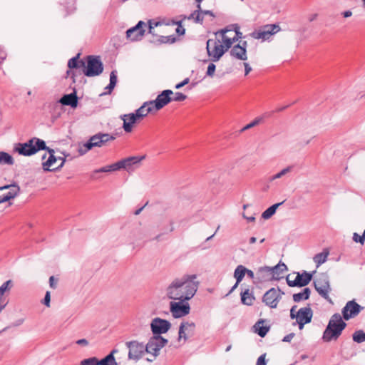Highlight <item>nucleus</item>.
Listing matches in <instances>:
<instances>
[{
  "mask_svg": "<svg viewBox=\"0 0 365 365\" xmlns=\"http://www.w3.org/2000/svg\"><path fill=\"white\" fill-rule=\"evenodd\" d=\"M120 118L123 121V128L126 133H130L133 125L140 121L133 113L123 115Z\"/></svg>",
  "mask_w": 365,
  "mask_h": 365,
  "instance_id": "obj_22",
  "label": "nucleus"
},
{
  "mask_svg": "<svg viewBox=\"0 0 365 365\" xmlns=\"http://www.w3.org/2000/svg\"><path fill=\"white\" fill-rule=\"evenodd\" d=\"M14 286V282L11 279L6 281L0 286V294L6 295Z\"/></svg>",
  "mask_w": 365,
  "mask_h": 365,
  "instance_id": "obj_41",
  "label": "nucleus"
},
{
  "mask_svg": "<svg viewBox=\"0 0 365 365\" xmlns=\"http://www.w3.org/2000/svg\"><path fill=\"white\" fill-rule=\"evenodd\" d=\"M346 327V324L339 313L333 314L323 333V340L326 342L336 340Z\"/></svg>",
  "mask_w": 365,
  "mask_h": 365,
  "instance_id": "obj_2",
  "label": "nucleus"
},
{
  "mask_svg": "<svg viewBox=\"0 0 365 365\" xmlns=\"http://www.w3.org/2000/svg\"><path fill=\"white\" fill-rule=\"evenodd\" d=\"M313 316V312L309 306L300 308L296 313L295 318L296 322L293 323V325L297 324L299 326V329L302 330L304 328V324L309 323L312 321Z\"/></svg>",
  "mask_w": 365,
  "mask_h": 365,
  "instance_id": "obj_11",
  "label": "nucleus"
},
{
  "mask_svg": "<svg viewBox=\"0 0 365 365\" xmlns=\"http://www.w3.org/2000/svg\"><path fill=\"white\" fill-rule=\"evenodd\" d=\"M79 56L80 54H77L76 56L73 57L71 58L68 62V66L70 68H82L85 67V62L83 61H79Z\"/></svg>",
  "mask_w": 365,
  "mask_h": 365,
  "instance_id": "obj_33",
  "label": "nucleus"
},
{
  "mask_svg": "<svg viewBox=\"0 0 365 365\" xmlns=\"http://www.w3.org/2000/svg\"><path fill=\"white\" fill-rule=\"evenodd\" d=\"M9 299H7L6 295L0 294V312L3 311V309L8 304Z\"/></svg>",
  "mask_w": 365,
  "mask_h": 365,
  "instance_id": "obj_51",
  "label": "nucleus"
},
{
  "mask_svg": "<svg viewBox=\"0 0 365 365\" xmlns=\"http://www.w3.org/2000/svg\"><path fill=\"white\" fill-rule=\"evenodd\" d=\"M190 307L187 302L174 301L170 303V311L175 318H180L187 315Z\"/></svg>",
  "mask_w": 365,
  "mask_h": 365,
  "instance_id": "obj_13",
  "label": "nucleus"
},
{
  "mask_svg": "<svg viewBox=\"0 0 365 365\" xmlns=\"http://www.w3.org/2000/svg\"><path fill=\"white\" fill-rule=\"evenodd\" d=\"M99 365H118V363L112 354H109L101 360H98Z\"/></svg>",
  "mask_w": 365,
  "mask_h": 365,
  "instance_id": "obj_37",
  "label": "nucleus"
},
{
  "mask_svg": "<svg viewBox=\"0 0 365 365\" xmlns=\"http://www.w3.org/2000/svg\"><path fill=\"white\" fill-rule=\"evenodd\" d=\"M145 158V156H133L121 160L123 169L126 170L128 173L134 170V166L140 163Z\"/></svg>",
  "mask_w": 365,
  "mask_h": 365,
  "instance_id": "obj_23",
  "label": "nucleus"
},
{
  "mask_svg": "<svg viewBox=\"0 0 365 365\" xmlns=\"http://www.w3.org/2000/svg\"><path fill=\"white\" fill-rule=\"evenodd\" d=\"M243 65L245 66V75L247 76L252 71V67L250 66L248 63L246 62H245Z\"/></svg>",
  "mask_w": 365,
  "mask_h": 365,
  "instance_id": "obj_61",
  "label": "nucleus"
},
{
  "mask_svg": "<svg viewBox=\"0 0 365 365\" xmlns=\"http://www.w3.org/2000/svg\"><path fill=\"white\" fill-rule=\"evenodd\" d=\"M199 284L196 274H185L170 282L166 288V296L174 301H189L196 294Z\"/></svg>",
  "mask_w": 365,
  "mask_h": 365,
  "instance_id": "obj_1",
  "label": "nucleus"
},
{
  "mask_svg": "<svg viewBox=\"0 0 365 365\" xmlns=\"http://www.w3.org/2000/svg\"><path fill=\"white\" fill-rule=\"evenodd\" d=\"M117 83V75L116 71H113L110 74V83L106 87V89L108 91V93H110L113 88H115V85Z\"/></svg>",
  "mask_w": 365,
  "mask_h": 365,
  "instance_id": "obj_40",
  "label": "nucleus"
},
{
  "mask_svg": "<svg viewBox=\"0 0 365 365\" xmlns=\"http://www.w3.org/2000/svg\"><path fill=\"white\" fill-rule=\"evenodd\" d=\"M126 346L128 348V359L132 360L140 359L145 352V347L143 343L138 341H131L126 342Z\"/></svg>",
  "mask_w": 365,
  "mask_h": 365,
  "instance_id": "obj_12",
  "label": "nucleus"
},
{
  "mask_svg": "<svg viewBox=\"0 0 365 365\" xmlns=\"http://www.w3.org/2000/svg\"><path fill=\"white\" fill-rule=\"evenodd\" d=\"M245 276V267L243 265H238L234 272V277L235 278L237 283L241 282Z\"/></svg>",
  "mask_w": 365,
  "mask_h": 365,
  "instance_id": "obj_35",
  "label": "nucleus"
},
{
  "mask_svg": "<svg viewBox=\"0 0 365 365\" xmlns=\"http://www.w3.org/2000/svg\"><path fill=\"white\" fill-rule=\"evenodd\" d=\"M283 294L284 292H282L279 289L271 288L265 292L263 296L262 301L267 306L274 309L277 307Z\"/></svg>",
  "mask_w": 365,
  "mask_h": 365,
  "instance_id": "obj_10",
  "label": "nucleus"
},
{
  "mask_svg": "<svg viewBox=\"0 0 365 365\" xmlns=\"http://www.w3.org/2000/svg\"><path fill=\"white\" fill-rule=\"evenodd\" d=\"M230 33H232V34H233L232 37L235 38V41H238V39L242 37V33H240L239 31L232 30V31H230Z\"/></svg>",
  "mask_w": 365,
  "mask_h": 365,
  "instance_id": "obj_60",
  "label": "nucleus"
},
{
  "mask_svg": "<svg viewBox=\"0 0 365 365\" xmlns=\"http://www.w3.org/2000/svg\"><path fill=\"white\" fill-rule=\"evenodd\" d=\"M8 187H5V185L0 187V203L9 200V196H8L7 192Z\"/></svg>",
  "mask_w": 365,
  "mask_h": 365,
  "instance_id": "obj_44",
  "label": "nucleus"
},
{
  "mask_svg": "<svg viewBox=\"0 0 365 365\" xmlns=\"http://www.w3.org/2000/svg\"><path fill=\"white\" fill-rule=\"evenodd\" d=\"M263 323L264 320L261 319L258 321L254 326V328L255 329V332H257L258 335L261 337L265 336L269 330V327L262 325Z\"/></svg>",
  "mask_w": 365,
  "mask_h": 365,
  "instance_id": "obj_30",
  "label": "nucleus"
},
{
  "mask_svg": "<svg viewBox=\"0 0 365 365\" xmlns=\"http://www.w3.org/2000/svg\"><path fill=\"white\" fill-rule=\"evenodd\" d=\"M76 344L81 346H87L88 344V341L85 339H81L76 341Z\"/></svg>",
  "mask_w": 365,
  "mask_h": 365,
  "instance_id": "obj_64",
  "label": "nucleus"
},
{
  "mask_svg": "<svg viewBox=\"0 0 365 365\" xmlns=\"http://www.w3.org/2000/svg\"><path fill=\"white\" fill-rule=\"evenodd\" d=\"M294 336V333H290L287 335H286L282 341H284V342H289L291 341V340L293 339V337Z\"/></svg>",
  "mask_w": 365,
  "mask_h": 365,
  "instance_id": "obj_62",
  "label": "nucleus"
},
{
  "mask_svg": "<svg viewBox=\"0 0 365 365\" xmlns=\"http://www.w3.org/2000/svg\"><path fill=\"white\" fill-rule=\"evenodd\" d=\"M362 309L363 307L354 300L349 301L341 310L343 318L349 320L356 317Z\"/></svg>",
  "mask_w": 365,
  "mask_h": 365,
  "instance_id": "obj_17",
  "label": "nucleus"
},
{
  "mask_svg": "<svg viewBox=\"0 0 365 365\" xmlns=\"http://www.w3.org/2000/svg\"><path fill=\"white\" fill-rule=\"evenodd\" d=\"M329 254V251L327 250H324L323 252L317 254L314 257L313 260L316 263L317 267H319L327 261Z\"/></svg>",
  "mask_w": 365,
  "mask_h": 365,
  "instance_id": "obj_29",
  "label": "nucleus"
},
{
  "mask_svg": "<svg viewBox=\"0 0 365 365\" xmlns=\"http://www.w3.org/2000/svg\"><path fill=\"white\" fill-rule=\"evenodd\" d=\"M175 41V38L173 37V36H160L159 39H158V41L160 43H174Z\"/></svg>",
  "mask_w": 365,
  "mask_h": 365,
  "instance_id": "obj_46",
  "label": "nucleus"
},
{
  "mask_svg": "<svg viewBox=\"0 0 365 365\" xmlns=\"http://www.w3.org/2000/svg\"><path fill=\"white\" fill-rule=\"evenodd\" d=\"M82 365H99L98 360L96 357L84 359L81 361Z\"/></svg>",
  "mask_w": 365,
  "mask_h": 365,
  "instance_id": "obj_47",
  "label": "nucleus"
},
{
  "mask_svg": "<svg viewBox=\"0 0 365 365\" xmlns=\"http://www.w3.org/2000/svg\"><path fill=\"white\" fill-rule=\"evenodd\" d=\"M311 291L308 287L304 288L302 292L293 294V300L295 302H299L302 300L308 299L310 295Z\"/></svg>",
  "mask_w": 365,
  "mask_h": 365,
  "instance_id": "obj_31",
  "label": "nucleus"
},
{
  "mask_svg": "<svg viewBox=\"0 0 365 365\" xmlns=\"http://www.w3.org/2000/svg\"><path fill=\"white\" fill-rule=\"evenodd\" d=\"M265 356L266 354H262L258 359H257V364L256 365H266L267 364V362H266V360H265Z\"/></svg>",
  "mask_w": 365,
  "mask_h": 365,
  "instance_id": "obj_57",
  "label": "nucleus"
},
{
  "mask_svg": "<svg viewBox=\"0 0 365 365\" xmlns=\"http://www.w3.org/2000/svg\"><path fill=\"white\" fill-rule=\"evenodd\" d=\"M47 148L45 142L37 138H33L24 143V156L32 155L41 150Z\"/></svg>",
  "mask_w": 365,
  "mask_h": 365,
  "instance_id": "obj_14",
  "label": "nucleus"
},
{
  "mask_svg": "<svg viewBox=\"0 0 365 365\" xmlns=\"http://www.w3.org/2000/svg\"><path fill=\"white\" fill-rule=\"evenodd\" d=\"M145 26L146 24L144 21H138L135 26L127 30L126 38L130 41H140L145 35Z\"/></svg>",
  "mask_w": 365,
  "mask_h": 365,
  "instance_id": "obj_15",
  "label": "nucleus"
},
{
  "mask_svg": "<svg viewBox=\"0 0 365 365\" xmlns=\"http://www.w3.org/2000/svg\"><path fill=\"white\" fill-rule=\"evenodd\" d=\"M175 24L178 25L176 33L179 35H183L185 32V29L182 26V20L177 21Z\"/></svg>",
  "mask_w": 365,
  "mask_h": 365,
  "instance_id": "obj_55",
  "label": "nucleus"
},
{
  "mask_svg": "<svg viewBox=\"0 0 365 365\" xmlns=\"http://www.w3.org/2000/svg\"><path fill=\"white\" fill-rule=\"evenodd\" d=\"M5 187H9L7 192L9 200L14 198L20 192V187L16 185H5Z\"/></svg>",
  "mask_w": 365,
  "mask_h": 365,
  "instance_id": "obj_39",
  "label": "nucleus"
},
{
  "mask_svg": "<svg viewBox=\"0 0 365 365\" xmlns=\"http://www.w3.org/2000/svg\"><path fill=\"white\" fill-rule=\"evenodd\" d=\"M260 121H261V118H259L255 119L252 122H251L249 124L244 126L241 129V132H244L250 128H252L256 126L257 125H258L260 123Z\"/></svg>",
  "mask_w": 365,
  "mask_h": 365,
  "instance_id": "obj_49",
  "label": "nucleus"
},
{
  "mask_svg": "<svg viewBox=\"0 0 365 365\" xmlns=\"http://www.w3.org/2000/svg\"><path fill=\"white\" fill-rule=\"evenodd\" d=\"M264 269L271 272L273 278L276 279L281 278V274L287 269V266L284 263L278 264L273 267H265Z\"/></svg>",
  "mask_w": 365,
  "mask_h": 365,
  "instance_id": "obj_26",
  "label": "nucleus"
},
{
  "mask_svg": "<svg viewBox=\"0 0 365 365\" xmlns=\"http://www.w3.org/2000/svg\"><path fill=\"white\" fill-rule=\"evenodd\" d=\"M172 94L173 92L171 90H165L157 96L155 100L150 102L153 108L158 110L172 101V98L170 96Z\"/></svg>",
  "mask_w": 365,
  "mask_h": 365,
  "instance_id": "obj_18",
  "label": "nucleus"
},
{
  "mask_svg": "<svg viewBox=\"0 0 365 365\" xmlns=\"http://www.w3.org/2000/svg\"><path fill=\"white\" fill-rule=\"evenodd\" d=\"M187 98V96L180 93V92H176L174 93L173 98H172V101H183Z\"/></svg>",
  "mask_w": 365,
  "mask_h": 365,
  "instance_id": "obj_52",
  "label": "nucleus"
},
{
  "mask_svg": "<svg viewBox=\"0 0 365 365\" xmlns=\"http://www.w3.org/2000/svg\"><path fill=\"white\" fill-rule=\"evenodd\" d=\"M103 71V66L99 56H89L87 64L83 67V73L88 77L99 76Z\"/></svg>",
  "mask_w": 365,
  "mask_h": 365,
  "instance_id": "obj_5",
  "label": "nucleus"
},
{
  "mask_svg": "<svg viewBox=\"0 0 365 365\" xmlns=\"http://www.w3.org/2000/svg\"><path fill=\"white\" fill-rule=\"evenodd\" d=\"M206 48L209 57L214 62L219 61L226 51L221 41L217 39L207 40Z\"/></svg>",
  "mask_w": 365,
  "mask_h": 365,
  "instance_id": "obj_6",
  "label": "nucleus"
},
{
  "mask_svg": "<svg viewBox=\"0 0 365 365\" xmlns=\"http://www.w3.org/2000/svg\"><path fill=\"white\" fill-rule=\"evenodd\" d=\"M107 172H110V169L108 168V165H106V166H104L100 169H97L96 170H94V173H107Z\"/></svg>",
  "mask_w": 365,
  "mask_h": 365,
  "instance_id": "obj_63",
  "label": "nucleus"
},
{
  "mask_svg": "<svg viewBox=\"0 0 365 365\" xmlns=\"http://www.w3.org/2000/svg\"><path fill=\"white\" fill-rule=\"evenodd\" d=\"M292 166H288V167L282 169L280 172H279V173H276L275 175H272V177H270L269 181L272 182L277 179L281 178L282 177H283L284 175H285L286 174L289 173L292 170Z\"/></svg>",
  "mask_w": 365,
  "mask_h": 365,
  "instance_id": "obj_42",
  "label": "nucleus"
},
{
  "mask_svg": "<svg viewBox=\"0 0 365 365\" xmlns=\"http://www.w3.org/2000/svg\"><path fill=\"white\" fill-rule=\"evenodd\" d=\"M255 299L254 296L250 292L249 289L245 290L241 293L242 303L245 305H252Z\"/></svg>",
  "mask_w": 365,
  "mask_h": 365,
  "instance_id": "obj_34",
  "label": "nucleus"
},
{
  "mask_svg": "<svg viewBox=\"0 0 365 365\" xmlns=\"http://www.w3.org/2000/svg\"><path fill=\"white\" fill-rule=\"evenodd\" d=\"M247 41H243L242 44L235 45L230 50V56L238 60H247Z\"/></svg>",
  "mask_w": 365,
  "mask_h": 365,
  "instance_id": "obj_20",
  "label": "nucleus"
},
{
  "mask_svg": "<svg viewBox=\"0 0 365 365\" xmlns=\"http://www.w3.org/2000/svg\"><path fill=\"white\" fill-rule=\"evenodd\" d=\"M59 102L62 105L70 106L72 108H76L78 104V98L76 93L64 95L60 100Z\"/></svg>",
  "mask_w": 365,
  "mask_h": 365,
  "instance_id": "obj_25",
  "label": "nucleus"
},
{
  "mask_svg": "<svg viewBox=\"0 0 365 365\" xmlns=\"http://www.w3.org/2000/svg\"><path fill=\"white\" fill-rule=\"evenodd\" d=\"M58 279L54 276H51L49 278V285L51 288L56 289L57 287Z\"/></svg>",
  "mask_w": 365,
  "mask_h": 365,
  "instance_id": "obj_56",
  "label": "nucleus"
},
{
  "mask_svg": "<svg viewBox=\"0 0 365 365\" xmlns=\"http://www.w3.org/2000/svg\"><path fill=\"white\" fill-rule=\"evenodd\" d=\"M216 66L213 63H210L207 69L206 76L212 78L215 75Z\"/></svg>",
  "mask_w": 365,
  "mask_h": 365,
  "instance_id": "obj_50",
  "label": "nucleus"
},
{
  "mask_svg": "<svg viewBox=\"0 0 365 365\" xmlns=\"http://www.w3.org/2000/svg\"><path fill=\"white\" fill-rule=\"evenodd\" d=\"M108 168L110 169V172L116 171L120 169H123L121 160H120L115 163H113L112 165H109Z\"/></svg>",
  "mask_w": 365,
  "mask_h": 365,
  "instance_id": "obj_53",
  "label": "nucleus"
},
{
  "mask_svg": "<svg viewBox=\"0 0 365 365\" xmlns=\"http://www.w3.org/2000/svg\"><path fill=\"white\" fill-rule=\"evenodd\" d=\"M168 340L161 336H152L145 346V352L152 355V359L148 358V361H153L158 356L160 350L165 346Z\"/></svg>",
  "mask_w": 365,
  "mask_h": 365,
  "instance_id": "obj_4",
  "label": "nucleus"
},
{
  "mask_svg": "<svg viewBox=\"0 0 365 365\" xmlns=\"http://www.w3.org/2000/svg\"><path fill=\"white\" fill-rule=\"evenodd\" d=\"M353 240L355 242H359L363 245L365 241V230L364 231L361 235H358L356 232H354L353 235Z\"/></svg>",
  "mask_w": 365,
  "mask_h": 365,
  "instance_id": "obj_48",
  "label": "nucleus"
},
{
  "mask_svg": "<svg viewBox=\"0 0 365 365\" xmlns=\"http://www.w3.org/2000/svg\"><path fill=\"white\" fill-rule=\"evenodd\" d=\"M190 81V79L188 78H185L182 82L178 83L176 86H175V88L176 89H180L182 87H183L184 86L187 85Z\"/></svg>",
  "mask_w": 365,
  "mask_h": 365,
  "instance_id": "obj_58",
  "label": "nucleus"
},
{
  "mask_svg": "<svg viewBox=\"0 0 365 365\" xmlns=\"http://www.w3.org/2000/svg\"><path fill=\"white\" fill-rule=\"evenodd\" d=\"M200 11H201V6L197 4V9L189 16H184L182 19L193 20L195 23L202 24L203 21V17H200V14L199 13Z\"/></svg>",
  "mask_w": 365,
  "mask_h": 365,
  "instance_id": "obj_28",
  "label": "nucleus"
},
{
  "mask_svg": "<svg viewBox=\"0 0 365 365\" xmlns=\"http://www.w3.org/2000/svg\"><path fill=\"white\" fill-rule=\"evenodd\" d=\"M93 147H103L108 142L114 140L115 137L109 133H98L96 135L91 137Z\"/></svg>",
  "mask_w": 365,
  "mask_h": 365,
  "instance_id": "obj_21",
  "label": "nucleus"
},
{
  "mask_svg": "<svg viewBox=\"0 0 365 365\" xmlns=\"http://www.w3.org/2000/svg\"><path fill=\"white\" fill-rule=\"evenodd\" d=\"M171 324L166 319L159 317L154 318L150 323V328L154 336H160L170 329Z\"/></svg>",
  "mask_w": 365,
  "mask_h": 365,
  "instance_id": "obj_16",
  "label": "nucleus"
},
{
  "mask_svg": "<svg viewBox=\"0 0 365 365\" xmlns=\"http://www.w3.org/2000/svg\"><path fill=\"white\" fill-rule=\"evenodd\" d=\"M283 202H281L270 206L269 208H267L262 212V217L264 220L269 219L276 212L277 207L282 205Z\"/></svg>",
  "mask_w": 365,
  "mask_h": 365,
  "instance_id": "obj_32",
  "label": "nucleus"
},
{
  "mask_svg": "<svg viewBox=\"0 0 365 365\" xmlns=\"http://www.w3.org/2000/svg\"><path fill=\"white\" fill-rule=\"evenodd\" d=\"M46 150L48 153V158L42 163V168L45 171H53L62 168L66 161L65 158L54 155V150L47 147Z\"/></svg>",
  "mask_w": 365,
  "mask_h": 365,
  "instance_id": "obj_8",
  "label": "nucleus"
},
{
  "mask_svg": "<svg viewBox=\"0 0 365 365\" xmlns=\"http://www.w3.org/2000/svg\"><path fill=\"white\" fill-rule=\"evenodd\" d=\"M199 13L200 14V17H203L204 18V15H210L212 17H214L215 15L214 14L212 13V11H210V10H202L201 9V11H199Z\"/></svg>",
  "mask_w": 365,
  "mask_h": 365,
  "instance_id": "obj_59",
  "label": "nucleus"
},
{
  "mask_svg": "<svg viewBox=\"0 0 365 365\" xmlns=\"http://www.w3.org/2000/svg\"><path fill=\"white\" fill-rule=\"evenodd\" d=\"M153 109V106H152L150 101L145 102L139 108L135 110V115L138 118V119L140 121L143 118L147 116Z\"/></svg>",
  "mask_w": 365,
  "mask_h": 365,
  "instance_id": "obj_24",
  "label": "nucleus"
},
{
  "mask_svg": "<svg viewBox=\"0 0 365 365\" xmlns=\"http://www.w3.org/2000/svg\"><path fill=\"white\" fill-rule=\"evenodd\" d=\"M314 284L319 294L329 302H331V299L329 295L331 289L328 274L325 273L319 274L314 279Z\"/></svg>",
  "mask_w": 365,
  "mask_h": 365,
  "instance_id": "obj_3",
  "label": "nucleus"
},
{
  "mask_svg": "<svg viewBox=\"0 0 365 365\" xmlns=\"http://www.w3.org/2000/svg\"><path fill=\"white\" fill-rule=\"evenodd\" d=\"M159 26H162V24L160 22H154L152 21H148L149 33L153 36H157L158 34L155 31V28L158 27Z\"/></svg>",
  "mask_w": 365,
  "mask_h": 365,
  "instance_id": "obj_45",
  "label": "nucleus"
},
{
  "mask_svg": "<svg viewBox=\"0 0 365 365\" xmlns=\"http://www.w3.org/2000/svg\"><path fill=\"white\" fill-rule=\"evenodd\" d=\"M281 30L279 24H266L260 27L258 30L251 34L252 37L255 39H262V41L269 40L273 35Z\"/></svg>",
  "mask_w": 365,
  "mask_h": 365,
  "instance_id": "obj_7",
  "label": "nucleus"
},
{
  "mask_svg": "<svg viewBox=\"0 0 365 365\" xmlns=\"http://www.w3.org/2000/svg\"><path fill=\"white\" fill-rule=\"evenodd\" d=\"M292 277V274H289L286 278L287 283L289 287H304L311 282L312 274L304 271L302 274L299 272L296 273L293 280H291Z\"/></svg>",
  "mask_w": 365,
  "mask_h": 365,
  "instance_id": "obj_9",
  "label": "nucleus"
},
{
  "mask_svg": "<svg viewBox=\"0 0 365 365\" xmlns=\"http://www.w3.org/2000/svg\"><path fill=\"white\" fill-rule=\"evenodd\" d=\"M353 340L357 343L365 341V332L361 330L355 331L353 334Z\"/></svg>",
  "mask_w": 365,
  "mask_h": 365,
  "instance_id": "obj_43",
  "label": "nucleus"
},
{
  "mask_svg": "<svg viewBox=\"0 0 365 365\" xmlns=\"http://www.w3.org/2000/svg\"><path fill=\"white\" fill-rule=\"evenodd\" d=\"M195 324L194 322H182L179 327L178 340L186 341L189 337L193 336Z\"/></svg>",
  "mask_w": 365,
  "mask_h": 365,
  "instance_id": "obj_19",
  "label": "nucleus"
},
{
  "mask_svg": "<svg viewBox=\"0 0 365 365\" xmlns=\"http://www.w3.org/2000/svg\"><path fill=\"white\" fill-rule=\"evenodd\" d=\"M42 303L46 307H50L51 306V293L49 291L46 292L44 299L42 301Z\"/></svg>",
  "mask_w": 365,
  "mask_h": 365,
  "instance_id": "obj_54",
  "label": "nucleus"
},
{
  "mask_svg": "<svg viewBox=\"0 0 365 365\" xmlns=\"http://www.w3.org/2000/svg\"><path fill=\"white\" fill-rule=\"evenodd\" d=\"M93 147L91 138L88 141L82 145H79L78 153L81 155L86 154L88 151L91 150Z\"/></svg>",
  "mask_w": 365,
  "mask_h": 365,
  "instance_id": "obj_36",
  "label": "nucleus"
},
{
  "mask_svg": "<svg viewBox=\"0 0 365 365\" xmlns=\"http://www.w3.org/2000/svg\"><path fill=\"white\" fill-rule=\"evenodd\" d=\"M230 31H232V29H222L220 32L222 34V43L224 46V48L226 49V51L231 48L233 43L235 42V38L232 36H228L227 33H230Z\"/></svg>",
  "mask_w": 365,
  "mask_h": 365,
  "instance_id": "obj_27",
  "label": "nucleus"
},
{
  "mask_svg": "<svg viewBox=\"0 0 365 365\" xmlns=\"http://www.w3.org/2000/svg\"><path fill=\"white\" fill-rule=\"evenodd\" d=\"M0 164L13 165L14 159L11 155L5 152H0Z\"/></svg>",
  "mask_w": 365,
  "mask_h": 365,
  "instance_id": "obj_38",
  "label": "nucleus"
}]
</instances>
